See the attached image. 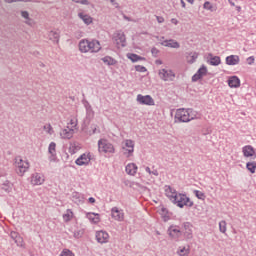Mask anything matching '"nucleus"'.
I'll use <instances>...</instances> for the list:
<instances>
[{"instance_id": "c9c22d12", "label": "nucleus", "mask_w": 256, "mask_h": 256, "mask_svg": "<svg viewBox=\"0 0 256 256\" xmlns=\"http://www.w3.org/2000/svg\"><path fill=\"white\" fill-rule=\"evenodd\" d=\"M59 32L57 31H50L49 32V39L54 41V43H59Z\"/></svg>"}, {"instance_id": "e2e57ef3", "label": "nucleus", "mask_w": 256, "mask_h": 256, "mask_svg": "<svg viewBox=\"0 0 256 256\" xmlns=\"http://www.w3.org/2000/svg\"><path fill=\"white\" fill-rule=\"evenodd\" d=\"M124 19L125 21H131V18H129V16H126V15H124Z\"/></svg>"}, {"instance_id": "6e6552de", "label": "nucleus", "mask_w": 256, "mask_h": 256, "mask_svg": "<svg viewBox=\"0 0 256 256\" xmlns=\"http://www.w3.org/2000/svg\"><path fill=\"white\" fill-rule=\"evenodd\" d=\"M159 77L163 81H173L175 79V73L173 70L161 69L159 71Z\"/></svg>"}, {"instance_id": "4be33fe9", "label": "nucleus", "mask_w": 256, "mask_h": 256, "mask_svg": "<svg viewBox=\"0 0 256 256\" xmlns=\"http://www.w3.org/2000/svg\"><path fill=\"white\" fill-rule=\"evenodd\" d=\"M84 107L86 109V121L90 123L91 119L95 117V112H93V108L91 107V104H89V102H86L84 104Z\"/></svg>"}, {"instance_id": "de8ad7c7", "label": "nucleus", "mask_w": 256, "mask_h": 256, "mask_svg": "<svg viewBox=\"0 0 256 256\" xmlns=\"http://www.w3.org/2000/svg\"><path fill=\"white\" fill-rule=\"evenodd\" d=\"M135 69L136 71H138V73H147V68L145 66L136 65Z\"/></svg>"}, {"instance_id": "dca6fc26", "label": "nucleus", "mask_w": 256, "mask_h": 256, "mask_svg": "<svg viewBox=\"0 0 256 256\" xmlns=\"http://www.w3.org/2000/svg\"><path fill=\"white\" fill-rule=\"evenodd\" d=\"M163 47H169L170 49H179L181 44L175 39L164 40L160 43Z\"/></svg>"}, {"instance_id": "13d9d810", "label": "nucleus", "mask_w": 256, "mask_h": 256, "mask_svg": "<svg viewBox=\"0 0 256 256\" xmlns=\"http://www.w3.org/2000/svg\"><path fill=\"white\" fill-rule=\"evenodd\" d=\"M171 23H173L174 25H177L179 22L177 21V19L172 18V19H171Z\"/></svg>"}, {"instance_id": "f704fd0d", "label": "nucleus", "mask_w": 256, "mask_h": 256, "mask_svg": "<svg viewBox=\"0 0 256 256\" xmlns=\"http://www.w3.org/2000/svg\"><path fill=\"white\" fill-rule=\"evenodd\" d=\"M83 199V194L79 192L72 193V201H74V203H83Z\"/></svg>"}, {"instance_id": "69168bd1", "label": "nucleus", "mask_w": 256, "mask_h": 256, "mask_svg": "<svg viewBox=\"0 0 256 256\" xmlns=\"http://www.w3.org/2000/svg\"><path fill=\"white\" fill-rule=\"evenodd\" d=\"M229 3H230V5H232V7H235V2L229 0Z\"/></svg>"}, {"instance_id": "2eb2a0df", "label": "nucleus", "mask_w": 256, "mask_h": 256, "mask_svg": "<svg viewBox=\"0 0 256 256\" xmlns=\"http://www.w3.org/2000/svg\"><path fill=\"white\" fill-rule=\"evenodd\" d=\"M49 153V161L53 162L57 159V144L55 142H51L48 147Z\"/></svg>"}, {"instance_id": "09e8293b", "label": "nucleus", "mask_w": 256, "mask_h": 256, "mask_svg": "<svg viewBox=\"0 0 256 256\" xmlns=\"http://www.w3.org/2000/svg\"><path fill=\"white\" fill-rule=\"evenodd\" d=\"M60 256H75V254L73 253V251L69 250V249H64Z\"/></svg>"}, {"instance_id": "e433bc0d", "label": "nucleus", "mask_w": 256, "mask_h": 256, "mask_svg": "<svg viewBox=\"0 0 256 256\" xmlns=\"http://www.w3.org/2000/svg\"><path fill=\"white\" fill-rule=\"evenodd\" d=\"M63 219L66 223H69V221L73 219V211H71V209H68L66 213L63 215Z\"/></svg>"}, {"instance_id": "aec40b11", "label": "nucleus", "mask_w": 256, "mask_h": 256, "mask_svg": "<svg viewBox=\"0 0 256 256\" xmlns=\"http://www.w3.org/2000/svg\"><path fill=\"white\" fill-rule=\"evenodd\" d=\"M244 157H256L255 148L251 145H246L242 148Z\"/></svg>"}, {"instance_id": "c03bdc74", "label": "nucleus", "mask_w": 256, "mask_h": 256, "mask_svg": "<svg viewBox=\"0 0 256 256\" xmlns=\"http://www.w3.org/2000/svg\"><path fill=\"white\" fill-rule=\"evenodd\" d=\"M160 215H162V217L165 219V221H167V219H169V210H167V208L162 207L160 209Z\"/></svg>"}, {"instance_id": "680f3d73", "label": "nucleus", "mask_w": 256, "mask_h": 256, "mask_svg": "<svg viewBox=\"0 0 256 256\" xmlns=\"http://www.w3.org/2000/svg\"><path fill=\"white\" fill-rule=\"evenodd\" d=\"M156 65H163V61H161V60H156Z\"/></svg>"}, {"instance_id": "473e14b6", "label": "nucleus", "mask_w": 256, "mask_h": 256, "mask_svg": "<svg viewBox=\"0 0 256 256\" xmlns=\"http://www.w3.org/2000/svg\"><path fill=\"white\" fill-rule=\"evenodd\" d=\"M127 57H128V59H130V61H132V63H137L138 61H143V59H145V58H143L137 54H134V53H128Z\"/></svg>"}, {"instance_id": "37998d69", "label": "nucleus", "mask_w": 256, "mask_h": 256, "mask_svg": "<svg viewBox=\"0 0 256 256\" xmlns=\"http://www.w3.org/2000/svg\"><path fill=\"white\" fill-rule=\"evenodd\" d=\"M219 229L220 233H227V222L225 220L219 222Z\"/></svg>"}, {"instance_id": "4468645a", "label": "nucleus", "mask_w": 256, "mask_h": 256, "mask_svg": "<svg viewBox=\"0 0 256 256\" xmlns=\"http://www.w3.org/2000/svg\"><path fill=\"white\" fill-rule=\"evenodd\" d=\"M96 240L98 243H109V233L105 230H100L96 232Z\"/></svg>"}, {"instance_id": "cd10ccee", "label": "nucleus", "mask_w": 256, "mask_h": 256, "mask_svg": "<svg viewBox=\"0 0 256 256\" xmlns=\"http://www.w3.org/2000/svg\"><path fill=\"white\" fill-rule=\"evenodd\" d=\"M78 17L82 19V21H84L86 25H91V23H93V18H91V16L87 14H84L83 12H80L78 14Z\"/></svg>"}, {"instance_id": "7c9ffc66", "label": "nucleus", "mask_w": 256, "mask_h": 256, "mask_svg": "<svg viewBox=\"0 0 256 256\" xmlns=\"http://www.w3.org/2000/svg\"><path fill=\"white\" fill-rule=\"evenodd\" d=\"M199 57V54L197 52H191L186 57L187 63L193 64L197 61V58Z\"/></svg>"}, {"instance_id": "39448f33", "label": "nucleus", "mask_w": 256, "mask_h": 256, "mask_svg": "<svg viewBox=\"0 0 256 256\" xmlns=\"http://www.w3.org/2000/svg\"><path fill=\"white\" fill-rule=\"evenodd\" d=\"M29 171V161H25L23 159H19V161H16V173L20 177H23L25 173Z\"/></svg>"}, {"instance_id": "412c9836", "label": "nucleus", "mask_w": 256, "mask_h": 256, "mask_svg": "<svg viewBox=\"0 0 256 256\" xmlns=\"http://www.w3.org/2000/svg\"><path fill=\"white\" fill-rule=\"evenodd\" d=\"M226 65L235 66L239 65L241 59L238 55H230L226 57Z\"/></svg>"}, {"instance_id": "9d476101", "label": "nucleus", "mask_w": 256, "mask_h": 256, "mask_svg": "<svg viewBox=\"0 0 256 256\" xmlns=\"http://www.w3.org/2000/svg\"><path fill=\"white\" fill-rule=\"evenodd\" d=\"M207 75V66L202 65L197 72L192 76V82L197 83L200 79L204 78Z\"/></svg>"}, {"instance_id": "a18cd8bd", "label": "nucleus", "mask_w": 256, "mask_h": 256, "mask_svg": "<svg viewBox=\"0 0 256 256\" xmlns=\"http://www.w3.org/2000/svg\"><path fill=\"white\" fill-rule=\"evenodd\" d=\"M21 17H23V19H26V23L27 25H29V21H31V18L29 17V12L22 10Z\"/></svg>"}, {"instance_id": "0eeeda50", "label": "nucleus", "mask_w": 256, "mask_h": 256, "mask_svg": "<svg viewBox=\"0 0 256 256\" xmlns=\"http://www.w3.org/2000/svg\"><path fill=\"white\" fill-rule=\"evenodd\" d=\"M136 101H138L140 103V105H155V100H153V97H151V95H141L138 94Z\"/></svg>"}, {"instance_id": "338daca9", "label": "nucleus", "mask_w": 256, "mask_h": 256, "mask_svg": "<svg viewBox=\"0 0 256 256\" xmlns=\"http://www.w3.org/2000/svg\"><path fill=\"white\" fill-rule=\"evenodd\" d=\"M188 3H191V5H193V3L195 2V0H186Z\"/></svg>"}, {"instance_id": "b1692460", "label": "nucleus", "mask_w": 256, "mask_h": 256, "mask_svg": "<svg viewBox=\"0 0 256 256\" xmlns=\"http://www.w3.org/2000/svg\"><path fill=\"white\" fill-rule=\"evenodd\" d=\"M208 63L213 67H218V65H221V57L213 56V54H209Z\"/></svg>"}, {"instance_id": "5fc2aeb1", "label": "nucleus", "mask_w": 256, "mask_h": 256, "mask_svg": "<svg viewBox=\"0 0 256 256\" xmlns=\"http://www.w3.org/2000/svg\"><path fill=\"white\" fill-rule=\"evenodd\" d=\"M44 129H48L47 132L51 135L53 131V128L51 127V125H48V126H44Z\"/></svg>"}, {"instance_id": "bf43d9fd", "label": "nucleus", "mask_w": 256, "mask_h": 256, "mask_svg": "<svg viewBox=\"0 0 256 256\" xmlns=\"http://www.w3.org/2000/svg\"><path fill=\"white\" fill-rule=\"evenodd\" d=\"M145 171H146V173H149V175H151L152 170L148 166L145 168Z\"/></svg>"}, {"instance_id": "1a4fd4ad", "label": "nucleus", "mask_w": 256, "mask_h": 256, "mask_svg": "<svg viewBox=\"0 0 256 256\" xmlns=\"http://www.w3.org/2000/svg\"><path fill=\"white\" fill-rule=\"evenodd\" d=\"M76 165L79 167H83V165H89L91 163V154L90 153H84L81 154L76 160H75Z\"/></svg>"}, {"instance_id": "4d7b16f0", "label": "nucleus", "mask_w": 256, "mask_h": 256, "mask_svg": "<svg viewBox=\"0 0 256 256\" xmlns=\"http://www.w3.org/2000/svg\"><path fill=\"white\" fill-rule=\"evenodd\" d=\"M92 129V135H95V133H98L99 131H97V127L96 126H91Z\"/></svg>"}, {"instance_id": "f03ea898", "label": "nucleus", "mask_w": 256, "mask_h": 256, "mask_svg": "<svg viewBox=\"0 0 256 256\" xmlns=\"http://www.w3.org/2000/svg\"><path fill=\"white\" fill-rule=\"evenodd\" d=\"M172 203L177 205L180 209H183V207H193L194 205L193 201H191V198L183 193H178L176 200Z\"/></svg>"}, {"instance_id": "8fccbe9b", "label": "nucleus", "mask_w": 256, "mask_h": 256, "mask_svg": "<svg viewBox=\"0 0 256 256\" xmlns=\"http://www.w3.org/2000/svg\"><path fill=\"white\" fill-rule=\"evenodd\" d=\"M6 3H17L19 1H22L23 3H31L33 0H4Z\"/></svg>"}, {"instance_id": "ea45409f", "label": "nucleus", "mask_w": 256, "mask_h": 256, "mask_svg": "<svg viewBox=\"0 0 256 256\" xmlns=\"http://www.w3.org/2000/svg\"><path fill=\"white\" fill-rule=\"evenodd\" d=\"M122 149H123V153H124V155L126 156V157H133V153H134V151H135V149L134 148H125V147H122Z\"/></svg>"}, {"instance_id": "49530a36", "label": "nucleus", "mask_w": 256, "mask_h": 256, "mask_svg": "<svg viewBox=\"0 0 256 256\" xmlns=\"http://www.w3.org/2000/svg\"><path fill=\"white\" fill-rule=\"evenodd\" d=\"M204 9L211 12L216 11V9L211 5V2L209 1L204 3Z\"/></svg>"}, {"instance_id": "a878e982", "label": "nucleus", "mask_w": 256, "mask_h": 256, "mask_svg": "<svg viewBox=\"0 0 256 256\" xmlns=\"http://www.w3.org/2000/svg\"><path fill=\"white\" fill-rule=\"evenodd\" d=\"M137 169H138L137 164H135V163H129V164L126 166L125 171H126L127 175H132V176H134V175L137 174Z\"/></svg>"}, {"instance_id": "f257e3e1", "label": "nucleus", "mask_w": 256, "mask_h": 256, "mask_svg": "<svg viewBox=\"0 0 256 256\" xmlns=\"http://www.w3.org/2000/svg\"><path fill=\"white\" fill-rule=\"evenodd\" d=\"M78 47L80 53H99L101 49V43L99 42V40L95 39H82L80 40Z\"/></svg>"}, {"instance_id": "79ce46f5", "label": "nucleus", "mask_w": 256, "mask_h": 256, "mask_svg": "<svg viewBox=\"0 0 256 256\" xmlns=\"http://www.w3.org/2000/svg\"><path fill=\"white\" fill-rule=\"evenodd\" d=\"M123 147H125V149H135V142H133V140H125Z\"/></svg>"}, {"instance_id": "c756f323", "label": "nucleus", "mask_w": 256, "mask_h": 256, "mask_svg": "<svg viewBox=\"0 0 256 256\" xmlns=\"http://www.w3.org/2000/svg\"><path fill=\"white\" fill-rule=\"evenodd\" d=\"M1 190L5 191V193H11V191H13V183H11L10 181H6L2 184Z\"/></svg>"}, {"instance_id": "6ab92c4d", "label": "nucleus", "mask_w": 256, "mask_h": 256, "mask_svg": "<svg viewBox=\"0 0 256 256\" xmlns=\"http://www.w3.org/2000/svg\"><path fill=\"white\" fill-rule=\"evenodd\" d=\"M228 85L231 87V89H237L241 87V80L237 76H231L228 79Z\"/></svg>"}, {"instance_id": "393cba45", "label": "nucleus", "mask_w": 256, "mask_h": 256, "mask_svg": "<svg viewBox=\"0 0 256 256\" xmlns=\"http://www.w3.org/2000/svg\"><path fill=\"white\" fill-rule=\"evenodd\" d=\"M73 133H75V130L71 128H65L60 132V135L62 139H71L73 137Z\"/></svg>"}, {"instance_id": "603ef678", "label": "nucleus", "mask_w": 256, "mask_h": 256, "mask_svg": "<svg viewBox=\"0 0 256 256\" xmlns=\"http://www.w3.org/2000/svg\"><path fill=\"white\" fill-rule=\"evenodd\" d=\"M247 63H248V65H253V63H255V57H253V56L248 57Z\"/></svg>"}, {"instance_id": "58836bf2", "label": "nucleus", "mask_w": 256, "mask_h": 256, "mask_svg": "<svg viewBox=\"0 0 256 256\" xmlns=\"http://www.w3.org/2000/svg\"><path fill=\"white\" fill-rule=\"evenodd\" d=\"M193 193H194L195 197H197V199H200V201H205V199L207 197V196H205V193H203L199 190H194Z\"/></svg>"}, {"instance_id": "4c0bfd02", "label": "nucleus", "mask_w": 256, "mask_h": 256, "mask_svg": "<svg viewBox=\"0 0 256 256\" xmlns=\"http://www.w3.org/2000/svg\"><path fill=\"white\" fill-rule=\"evenodd\" d=\"M246 169L250 171V173H255L256 170V162H247L246 163Z\"/></svg>"}, {"instance_id": "864d4df0", "label": "nucleus", "mask_w": 256, "mask_h": 256, "mask_svg": "<svg viewBox=\"0 0 256 256\" xmlns=\"http://www.w3.org/2000/svg\"><path fill=\"white\" fill-rule=\"evenodd\" d=\"M156 21L158 23H165V18H163V16H156Z\"/></svg>"}, {"instance_id": "72a5a7b5", "label": "nucleus", "mask_w": 256, "mask_h": 256, "mask_svg": "<svg viewBox=\"0 0 256 256\" xmlns=\"http://www.w3.org/2000/svg\"><path fill=\"white\" fill-rule=\"evenodd\" d=\"M103 63H105V65L108 66H113L117 63V60H115L113 57L111 56H105L102 58Z\"/></svg>"}, {"instance_id": "774afa93", "label": "nucleus", "mask_w": 256, "mask_h": 256, "mask_svg": "<svg viewBox=\"0 0 256 256\" xmlns=\"http://www.w3.org/2000/svg\"><path fill=\"white\" fill-rule=\"evenodd\" d=\"M236 10H237L238 12H240V11H241V6H236Z\"/></svg>"}, {"instance_id": "20e7f679", "label": "nucleus", "mask_w": 256, "mask_h": 256, "mask_svg": "<svg viewBox=\"0 0 256 256\" xmlns=\"http://www.w3.org/2000/svg\"><path fill=\"white\" fill-rule=\"evenodd\" d=\"M174 119L176 123H189L188 110L185 108L177 109Z\"/></svg>"}, {"instance_id": "a19ab883", "label": "nucleus", "mask_w": 256, "mask_h": 256, "mask_svg": "<svg viewBox=\"0 0 256 256\" xmlns=\"http://www.w3.org/2000/svg\"><path fill=\"white\" fill-rule=\"evenodd\" d=\"M73 235H74L75 239H81V237H83V235H85V230L84 229L75 230Z\"/></svg>"}, {"instance_id": "ddd939ff", "label": "nucleus", "mask_w": 256, "mask_h": 256, "mask_svg": "<svg viewBox=\"0 0 256 256\" xmlns=\"http://www.w3.org/2000/svg\"><path fill=\"white\" fill-rule=\"evenodd\" d=\"M168 235L177 241L181 237L182 231L179 229V226H170L168 228Z\"/></svg>"}, {"instance_id": "7ed1b4c3", "label": "nucleus", "mask_w": 256, "mask_h": 256, "mask_svg": "<svg viewBox=\"0 0 256 256\" xmlns=\"http://www.w3.org/2000/svg\"><path fill=\"white\" fill-rule=\"evenodd\" d=\"M98 151L99 153H115V146L107 139H100L98 141Z\"/></svg>"}, {"instance_id": "a211bd4d", "label": "nucleus", "mask_w": 256, "mask_h": 256, "mask_svg": "<svg viewBox=\"0 0 256 256\" xmlns=\"http://www.w3.org/2000/svg\"><path fill=\"white\" fill-rule=\"evenodd\" d=\"M10 237L16 243L17 247H23V237L19 234V232L11 231Z\"/></svg>"}, {"instance_id": "423d86ee", "label": "nucleus", "mask_w": 256, "mask_h": 256, "mask_svg": "<svg viewBox=\"0 0 256 256\" xmlns=\"http://www.w3.org/2000/svg\"><path fill=\"white\" fill-rule=\"evenodd\" d=\"M181 231L185 239H193V224H191L190 222H184L182 224Z\"/></svg>"}, {"instance_id": "052dcab7", "label": "nucleus", "mask_w": 256, "mask_h": 256, "mask_svg": "<svg viewBox=\"0 0 256 256\" xmlns=\"http://www.w3.org/2000/svg\"><path fill=\"white\" fill-rule=\"evenodd\" d=\"M88 202L91 203V204L95 203V198L90 197V198L88 199Z\"/></svg>"}, {"instance_id": "6e6d98bb", "label": "nucleus", "mask_w": 256, "mask_h": 256, "mask_svg": "<svg viewBox=\"0 0 256 256\" xmlns=\"http://www.w3.org/2000/svg\"><path fill=\"white\" fill-rule=\"evenodd\" d=\"M151 175H155V177H159V171L157 169L152 170Z\"/></svg>"}, {"instance_id": "0e129e2a", "label": "nucleus", "mask_w": 256, "mask_h": 256, "mask_svg": "<svg viewBox=\"0 0 256 256\" xmlns=\"http://www.w3.org/2000/svg\"><path fill=\"white\" fill-rule=\"evenodd\" d=\"M181 1V5L183 8H185V1L184 0H180Z\"/></svg>"}, {"instance_id": "9b49d317", "label": "nucleus", "mask_w": 256, "mask_h": 256, "mask_svg": "<svg viewBox=\"0 0 256 256\" xmlns=\"http://www.w3.org/2000/svg\"><path fill=\"white\" fill-rule=\"evenodd\" d=\"M111 215H112V219H115V221L125 220V212H123V210L119 209L118 207H113L111 209Z\"/></svg>"}, {"instance_id": "3c124183", "label": "nucleus", "mask_w": 256, "mask_h": 256, "mask_svg": "<svg viewBox=\"0 0 256 256\" xmlns=\"http://www.w3.org/2000/svg\"><path fill=\"white\" fill-rule=\"evenodd\" d=\"M151 53L153 57H159V49H157L156 47H153L151 49Z\"/></svg>"}, {"instance_id": "bb28decb", "label": "nucleus", "mask_w": 256, "mask_h": 256, "mask_svg": "<svg viewBox=\"0 0 256 256\" xmlns=\"http://www.w3.org/2000/svg\"><path fill=\"white\" fill-rule=\"evenodd\" d=\"M86 217L89 219L91 223H94V225H97V223L101 221V218H99V214L97 213L88 212L86 213Z\"/></svg>"}, {"instance_id": "f8f14e48", "label": "nucleus", "mask_w": 256, "mask_h": 256, "mask_svg": "<svg viewBox=\"0 0 256 256\" xmlns=\"http://www.w3.org/2000/svg\"><path fill=\"white\" fill-rule=\"evenodd\" d=\"M165 194L170 199V201L173 203V201H177V195H179V192L175 190V188L171 186H165Z\"/></svg>"}, {"instance_id": "5701e85b", "label": "nucleus", "mask_w": 256, "mask_h": 256, "mask_svg": "<svg viewBox=\"0 0 256 256\" xmlns=\"http://www.w3.org/2000/svg\"><path fill=\"white\" fill-rule=\"evenodd\" d=\"M126 37H125V34L123 32H120L117 34L116 36V45H118V47H126L127 44H126Z\"/></svg>"}, {"instance_id": "2f4dec72", "label": "nucleus", "mask_w": 256, "mask_h": 256, "mask_svg": "<svg viewBox=\"0 0 256 256\" xmlns=\"http://www.w3.org/2000/svg\"><path fill=\"white\" fill-rule=\"evenodd\" d=\"M189 253H191V250L189 249V247H179L177 250V255L179 256H189Z\"/></svg>"}, {"instance_id": "c85d7f7f", "label": "nucleus", "mask_w": 256, "mask_h": 256, "mask_svg": "<svg viewBox=\"0 0 256 256\" xmlns=\"http://www.w3.org/2000/svg\"><path fill=\"white\" fill-rule=\"evenodd\" d=\"M187 111L189 122L195 119H199V113H197V111L193 110L192 108H187Z\"/></svg>"}, {"instance_id": "f3484780", "label": "nucleus", "mask_w": 256, "mask_h": 256, "mask_svg": "<svg viewBox=\"0 0 256 256\" xmlns=\"http://www.w3.org/2000/svg\"><path fill=\"white\" fill-rule=\"evenodd\" d=\"M31 182L33 185H43L45 183V177L41 173H34L31 176Z\"/></svg>"}]
</instances>
